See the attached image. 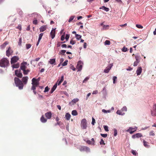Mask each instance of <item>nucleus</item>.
I'll return each mask as SVG.
<instances>
[{
  "label": "nucleus",
  "instance_id": "52",
  "mask_svg": "<svg viewBox=\"0 0 156 156\" xmlns=\"http://www.w3.org/2000/svg\"><path fill=\"white\" fill-rule=\"evenodd\" d=\"M21 43H22V39H21V38H20L19 39V42L18 43V45H21Z\"/></svg>",
  "mask_w": 156,
  "mask_h": 156
},
{
  "label": "nucleus",
  "instance_id": "8",
  "mask_svg": "<svg viewBox=\"0 0 156 156\" xmlns=\"http://www.w3.org/2000/svg\"><path fill=\"white\" fill-rule=\"evenodd\" d=\"M15 74L18 77L22 78L23 76V75L21 72L20 70H18L17 69L15 70Z\"/></svg>",
  "mask_w": 156,
  "mask_h": 156
},
{
  "label": "nucleus",
  "instance_id": "45",
  "mask_svg": "<svg viewBox=\"0 0 156 156\" xmlns=\"http://www.w3.org/2000/svg\"><path fill=\"white\" fill-rule=\"evenodd\" d=\"M104 129L105 131H106L107 132L109 130L108 129V127L107 126H104Z\"/></svg>",
  "mask_w": 156,
  "mask_h": 156
},
{
  "label": "nucleus",
  "instance_id": "15",
  "mask_svg": "<svg viewBox=\"0 0 156 156\" xmlns=\"http://www.w3.org/2000/svg\"><path fill=\"white\" fill-rule=\"evenodd\" d=\"M47 28L46 25H44L41 26L40 28V32H43Z\"/></svg>",
  "mask_w": 156,
  "mask_h": 156
},
{
  "label": "nucleus",
  "instance_id": "20",
  "mask_svg": "<svg viewBox=\"0 0 156 156\" xmlns=\"http://www.w3.org/2000/svg\"><path fill=\"white\" fill-rule=\"evenodd\" d=\"M143 143L144 146L145 147H147V148H148L149 147V146L148 145V143L147 142H146L144 140H143Z\"/></svg>",
  "mask_w": 156,
  "mask_h": 156
},
{
  "label": "nucleus",
  "instance_id": "26",
  "mask_svg": "<svg viewBox=\"0 0 156 156\" xmlns=\"http://www.w3.org/2000/svg\"><path fill=\"white\" fill-rule=\"evenodd\" d=\"M23 74L25 75H27L29 72H30V70L27 69V70H23Z\"/></svg>",
  "mask_w": 156,
  "mask_h": 156
},
{
  "label": "nucleus",
  "instance_id": "29",
  "mask_svg": "<svg viewBox=\"0 0 156 156\" xmlns=\"http://www.w3.org/2000/svg\"><path fill=\"white\" fill-rule=\"evenodd\" d=\"M87 143L89 144L92 145H95V144H94V142H92L91 141H90L89 140H87Z\"/></svg>",
  "mask_w": 156,
  "mask_h": 156
},
{
  "label": "nucleus",
  "instance_id": "59",
  "mask_svg": "<svg viewBox=\"0 0 156 156\" xmlns=\"http://www.w3.org/2000/svg\"><path fill=\"white\" fill-rule=\"evenodd\" d=\"M33 23L34 24L36 25L37 23V20H34L33 22Z\"/></svg>",
  "mask_w": 156,
  "mask_h": 156
},
{
  "label": "nucleus",
  "instance_id": "1",
  "mask_svg": "<svg viewBox=\"0 0 156 156\" xmlns=\"http://www.w3.org/2000/svg\"><path fill=\"white\" fill-rule=\"evenodd\" d=\"M9 60L6 58H3L0 60V66L2 68H6L9 65Z\"/></svg>",
  "mask_w": 156,
  "mask_h": 156
},
{
  "label": "nucleus",
  "instance_id": "6",
  "mask_svg": "<svg viewBox=\"0 0 156 156\" xmlns=\"http://www.w3.org/2000/svg\"><path fill=\"white\" fill-rule=\"evenodd\" d=\"M151 115L153 116H155L156 115V104H154L152 110L151 111Z\"/></svg>",
  "mask_w": 156,
  "mask_h": 156
},
{
  "label": "nucleus",
  "instance_id": "25",
  "mask_svg": "<svg viewBox=\"0 0 156 156\" xmlns=\"http://www.w3.org/2000/svg\"><path fill=\"white\" fill-rule=\"evenodd\" d=\"M20 66L19 63H17L13 65L12 67L13 68H18Z\"/></svg>",
  "mask_w": 156,
  "mask_h": 156
},
{
  "label": "nucleus",
  "instance_id": "42",
  "mask_svg": "<svg viewBox=\"0 0 156 156\" xmlns=\"http://www.w3.org/2000/svg\"><path fill=\"white\" fill-rule=\"evenodd\" d=\"M90 78V77L89 76H87L83 80V83H84L85 82L87 81Z\"/></svg>",
  "mask_w": 156,
  "mask_h": 156
},
{
  "label": "nucleus",
  "instance_id": "39",
  "mask_svg": "<svg viewBox=\"0 0 156 156\" xmlns=\"http://www.w3.org/2000/svg\"><path fill=\"white\" fill-rule=\"evenodd\" d=\"M102 7L103 8V9L106 12L108 11L109 10L108 8L104 6H103Z\"/></svg>",
  "mask_w": 156,
  "mask_h": 156
},
{
  "label": "nucleus",
  "instance_id": "16",
  "mask_svg": "<svg viewBox=\"0 0 156 156\" xmlns=\"http://www.w3.org/2000/svg\"><path fill=\"white\" fill-rule=\"evenodd\" d=\"M112 66H111L110 65L108 66L104 70V72L105 73H108L109 70H110L112 68Z\"/></svg>",
  "mask_w": 156,
  "mask_h": 156
},
{
  "label": "nucleus",
  "instance_id": "36",
  "mask_svg": "<svg viewBox=\"0 0 156 156\" xmlns=\"http://www.w3.org/2000/svg\"><path fill=\"white\" fill-rule=\"evenodd\" d=\"M128 50L127 48H126L124 46L123 47L122 49V51L123 52H126Z\"/></svg>",
  "mask_w": 156,
  "mask_h": 156
},
{
  "label": "nucleus",
  "instance_id": "24",
  "mask_svg": "<svg viewBox=\"0 0 156 156\" xmlns=\"http://www.w3.org/2000/svg\"><path fill=\"white\" fill-rule=\"evenodd\" d=\"M55 62V58L51 59L49 61V63L51 64H53Z\"/></svg>",
  "mask_w": 156,
  "mask_h": 156
},
{
  "label": "nucleus",
  "instance_id": "54",
  "mask_svg": "<svg viewBox=\"0 0 156 156\" xmlns=\"http://www.w3.org/2000/svg\"><path fill=\"white\" fill-rule=\"evenodd\" d=\"M101 136L104 137H106L107 136V134H101Z\"/></svg>",
  "mask_w": 156,
  "mask_h": 156
},
{
  "label": "nucleus",
  "instance_id": "21",
  "mask_svg": "<svg viewBox=\"0 0 156 156\" xmlns=\"http://www.w3.org/2000/svg\"><path fill=\"white\" fill-rule=\"evenodd\" d=\"M8 44V42L7 41L5 42L1 46V48L2 49L4 48L6 45Z\"/></svg>",
  "mask_w": 156,
  "mask_h": 156
},
{
  "label": "nucleus",
  "instance_id": "44",
  "mask_svg": "<svg viewBox=\"0 0 156 156\" xmlns=\"http://www.w3.org/2000/svg\"><path fill=\"white\" fill-rule=\"evenodd\" d=\"M149 135L151 136H154L155 135L154 132L153 131H151L149 133Z\"/></svg>",
  "mask_w": 156,
  "mask_h": 156
},
{
  "label": "nucleus",
  "instance_id": "2",
  "mask_svg": "<svg viewBox=\"0 0 156 156\" xmlns=\"http://www.w3.org/2000/svg\"><path fill=\"white\" fill-rule=\"evenodd\" d=\"M14 80L16 86L18 87L19 89H22L23 88V84L22 81L17 77H15Z\"/></svg>",
  "mask_w": 156,
  "mask_h": 156
},
{
  "label": "nucleus",
  "instance_id": "58",
  "mask_svg": "<svg viewBox=\"0 0 156 156\" xmlns=\"http://www.w3.org/2000/svg\"><path fill=\"white\" fill-rule=\"evenodd\" d=\"M36 89V88H35L34 89V88H31V90H33V92L35 94H36L37 93L35 91Z\"/></svg>",
  "mask_w": 156,
  "mask_h": 156
},
{
  "label": "nucleus",
  "instance_id": "37",
  "mask_svg": "<svg viewBox=\"0 0 156 156\" xmlns=\"http://www.w3.org/2000/svg\"><path fill=\"white\" fill-rule=\"evenodd\" d=\"M136 27L139 29H142L143 28L142 25L140 24H136Z\"/></svg>",
  "mask_w": 156,
  "mask_h": 156
},
{
  "label": "nucleus",
  "instance_id": "22",
  "mask_svg": "<svg viewBox=\"0 0 156 156\" xmlns=\"http://www.w3.org/2000/svg\"><path fill=\"white\" fill-rule=\"evenodd\" d=\"M139 61L138 59L136 58V61H135L133 63V66H136L137 65L138 63H139Z\"/></svg>",
  "mask_w": 156,
  "mask_h": 156
},
{
  "label": "nucleus",
  "instance_id": "41",
  "mask_svg": "<svg viewBox=\"0 0 156 156\" xmlns=\"http://www.w3.org/2000/svg\"><path fill=\"white\" fill-rule=\"evenodd\" d=\"M68 61L67 60L65 61L62 64V66H65L67 65Z\"/></svg>",
  "mask_w": 156,
  "mask_h": 156
},
{
  "label": "nucleus",
  "instance_id": "40",
  "mask_svg": "<svg viewBox=\"0 0 156 156\" xmlns=\"http://www.w3.org/2000/svg\"><path fill=\"white\" fill-rule=\"evenodd\" d=\"M38 87H39V88L38 89V91L39 92H41L43 87V86H39Z\"/></svg>",
  "mask_w": 156,
  "mask_h": 156
},
{
  "label": "nucleus",
  "instance_id": "14",
  "mask_svg": "<svg viewBox=\"0 0 156 156\" xmlns=\"http://www.w3.org/2000/svg\"><path fill=\"white\" fill-rule=\"evenodd\" d=\"M142 71V69L141 66L138 67L136 71V73H137V75H140Z\"/></svg>",
  "mask_w": 156,
  "mask_h": 156
},
{
  "label": "nucleus",
  "instance_id": "49",
  "mask_svg": "<svg viewBox=\"0 0 156 156\" xmlns=\"http://www.w3.org/2000/svg\"><path fill=\"white\" fill-rule=\"evenodd\" d=\"M70 44H71L72 45H73L75 44V41L73 40V39H72L70 41Z\"/></svg>",
  "mask_w": 156,
  "mask_h": 156
},
{
  "label": "nucleus",
  "instance_id": "19",
  "mask_svg": "<svg viewBox=\"0 0 156 156\" xmlns=\"http://www.w3.org/2000/svg\"><path fill=\"white\" fill-rule=\"evenodd\" d=\"M57 87V84L56 83L55 85H54L52 88H51L50 91V93L51 94L55 90Z\"/></svg>",
  "mask_w": 156,
  "mask_h": 156
},
{
  "label": "nucleus",
  "instance_id": "7",
  "mask_svg": "<svg viewBox=\"0 0 156 156\" xmlns=\"http://www.w3.org/2000/svg\"><path fill=\"white\" fill-rule=\"evenodd\" d=\"M19 58L16 56H14L11 58V63L12 64L16 62L19 60Z\"/></svg>",
  "mask_w": 156,
  "mask_h": 156
},
{
  "label": "nucleus",
  "instance_id": "17",
  "mask_svg": "<svg viewBox=\"0 0 156 156\" xmlns=\"http://www.w3.org/2000/svg\"><path fill=\"white\" fill-rule=\"evenodd\" d=\"M41 121L43 123L46 122L47 121V119H45L43 115H42L41 118Z\"/></svg>",
  "mask_w": 156,
  "mask_h": 156
},
{
  "label": "nucleus",
  "instance_id": "60",
  "mask_svg": "<svg viewBox=\"0 0 156 156\" xmlns=\"http://www.w3.org/2000/svg\"><path fill=\"white\" fill-rule=\"evenodd\" d=\"M131 153H132V154L134 155H136V151H134L133 150H132V151H131Z\"/></svg>",
  "mask_w": 156,
  "mask_h": 156
},
{
  "label": "nucleus",
  "instance_id": "57",
  "mask_svg": "<svg viewBox=\"0 0 156 156\" xmlns=\"http://www.w3.org/2000/svg\"><path fill=\"white\" fill-rule=\"evenodd\" d=\"M136 130V129H135V128H133L132 127H130L129 129L127 130V131H129L130 130L131 131H133V130Z\"/></svg>",
  "mask_w": 156,
  "mask_h": 156
},
{
  "label": "nucleus",
  "instance_id": "27",
  "mask_svg": "<svg viewBox=\"0 0 156 156\" xmlns=\"http://www.w3.org/2000/svg\"><path fill=\"white\" fill-rule=\"evenodd\" d=\"M72 114L73 115H77L78 113L77 111L76 110H73L72 112Z\"/></svg>",
  "mask_w": 156,
  "mask_h": 156
},
{
  "label": "nucleus",
  "instance_id": "23",
  "mask_svg": "<svg viewBox=\"0 0 156 156\" xmlns=\"http://www.w3.org/2000/svg\"><path fill=\"white\" fill-rule=\"evenodd\" d=\"M79 62H78V64L77 66V68L78 69V71H80L82 68V65H79Z\"/></svg>",
  "mask_w": 156,
  "mask_h": 156
},
{
  "label": "nucleus",
  "instance_id": "10",
  "mask_svg": "<svg viewBox=\"0 0 156 156\" xmlns=\"http://www.w3.org/2000/svg\"><path fill=\"white\" fill-rule=\"evenodd\" d=\"M12 52V51L11 49V48L9 47L8 49L6 51V55L8 57H9L11 55Z\"/></svg>",
  "mask_w": 156,
  "mask_h": 156
},
{
  "label": "nucleus",
  "instance_id": "64",
  "mask_svg": "<svg viewBox=\"0 0 156 156\" xmlns=\"http://www.w3.org/2000/svg\"><path fill=\"white\" fill-rule=\"evenodd\" d=\"M63 80H64V76H61V79H60V81L61 82H62L63 81Z\"/></svg>",
  "mask_w": 156,
  "mask_h": 156
},
{
  "label": "nucleus",
  "instance_id": "63",
  "mask_svg": "<svg viewBox=\"0 0 156 156\" xmlns=\"http://www.w3.org/2000/svg\"><path fill=\"white\" fill-rule=\"evenodd\" d=\"M61 44H60V42H58L57 44V47H59L61 46Z\"/></svg>",
  "mask_w": 156,
  "mask_h": 156
},
{
  "label": "nucleus",
  "instance_id": "48",
  "mask_svg": "<svg viewBox=\"0 0 156 156\" xmlns=\"http://www.w3.org/2000/svg\"><path fill=\"white\" fill-rule=\"evenodd\" d=\"M69 37V35L68 34H66L65 37L66 41H68Z\"/></svg>",
  "mask_w": 156,
  "mask_h": 156
},
{
  "label": "nucleus",
  "instance_id": "3",
  "mask_svg": "<svg viewBox=\"0 0 156 156\" xmlns=\"http://www.w3.org/2000/svg\"><path fill=\"white\" fill-rule=\"evenodd\" d=\"M32 83H31L32 84V86L31 88H34V89L35 88H36L38 86L39 84V80L34 78L32 80Z\"/></svg>",
  "mask_w": 156,
  "mask_h": 156
},
{
  "label": "nucleus",
  "instance_id": "11",
  "mask_svg": "<svg viewBox=\"0 0 156 156\" xmlns=\"http://www.w3.org/2000/svg\"><path fill=\"white\" fill-rule=\"evenodd\" d=\"M45 115L48 119H50L51 117L52 113L51 112H49L45 113Z\"/></svg>",
  "mask_w": 156,
  "mask_h": 156
},
{
  "label": "nucleus",
  "instance_id": "38",
  "mask_svg": "<svg viewBox=\"0 0 156 156\" xmlns=\"http://www.w3.org/2000/svg\"><path fill=\"white\" fill-rule=\"evenodd\" d=\"M75 16H71L70 17L69 19V22H71L74 19Z\"/></svg>",
  "mask_w": 156,
  "mask_h": 156
},
{
  "label": "nucleus",
  "instance_id": "33",
  "mask_svg": "<svg viewBox=\"0 0 156 156\" xmlns=\"http://www.w3.org/2000/svg\"><path fill=\"white\" fill-rule=\"evenodd\" d=\"M76 37L77 39L79 40L81 37V36L78 34H76Z\"/></svg>",
  "mask_w": 156,
  "mask_h": 156
},
{
  "label": "nucleus",
  "instance_id": "18",
  "mask_svg": "<svg viewBox=\"0 0 156 156\" xmlns=\"http://www.w3.org/2000/svg\"><path fill=\"white\" fill-rule=\"evenodd\" d=\"M70 117H71V115L69 113H67L66 114V115H65L66 119V120H69L70 118Z\"/></svg>",
  "mask_w": 156,
  "mask_h": 156
},
{
  "label": "nucleus",
  "instance_id": "62",
  "mask_svg": "<svg viewBox=\"0 0 156 156\" xmlns=\"http://www.w3.org/2000/svg\"><path fill=\"white\" fill-rule=\"evenodd\" d=\"M62 48H66L67 47V45L66 44H62L61 45Z\"/></svg>",
  "mask_w": 156,
  "mask_h": 156
},
{
  "label": "nucleus",
  "instance_id": "9",
  "mask_svg": "<svg viewBox=\"0 0 156 156\" xmlns=\"http://www.w3.org/2000/svg\"><path fill=\"white\" fill-rule=\"evenodd\" d=\"M27 62H22L21 64V66L20 67V69L22 70H26V69L27 68V66H26V65H27Z\"/></svg>",
  "mask_w": 156,
  "mask_h": 156
},
{
  "label": "nucleus",
  "instance_id": "46",
  "mask_svg": "<svg viewBox=\"0 0 156 156\" xmlns=\"http://www.w3.org/2000/svg\"><path fill=\"white\" fill-rule=\"evenodd\" d=\"M49 89L48 87V86H47L46 87H45V90L44 91V92H48L49 90Z\"/></svg>",
  "mask_w": 156,
  "mask_h": 156
},
{
  "label": "nucleus",
  "instance_id": "4",
  "mask_svg": "<svg viewBox=\"0 0 156 156\" xmlns=\"http://www.w3.org/2000/svg\"><path fill=\"white\" fill-rule=\"evenodd\" d=\"M80 151H85L87 152L90 151V149L87 147L85 146H80L79 148Z\"/></svg>",
  "mask_w": 156,
  "mask_h": 156
},
{
  "label": "nucleus",
  "instance_id": "35",
  "mask_svg": "<svg viewBox=\"0 0 156 156\" xmlns=\"http://www.w3.org/2000/svg\"><path fill=\"white\" fill-rule=\"evenodd\" d=\"M31 46V45L30 44H27L26 45V47L27 48V49H28L29 48H30Z\"/></svg>",
  "mask_w": 156,
  "mask_h": 156
},
{
  "label": "nucleus",
  "instance_id": "28",
  "mask_svg": "<svg viewBox=\"0 0 156 156\" xmlns=\"http://www.w3.org/2000/svg\"><path fill=\"white\" fill-rule=\"evenodd\" d=\"M66 50H61L60 52H59V55H64V54L66 52Z\"/></svg>",
  "mask_w": 156,
  "mask_h": 156
},
{
  "label": "nucleus",
  "instance_id": "13",
  "mask_svg": "<svg viewBox=\"0 0 156 156\" xmlns=\"http://www.w3.org/2000/svg\"><path fill=\"white\" fill-rule=\"evenodd\" d=\"M28 79V77L27 76L23 77L22 78V81L23 82L24 84H26L27 83Z\"/></svg>",
  "mask_w": 156,
  "mask_h": 156
},
{
  "label": "nucleus",
  "instance_id": "5",
  "mask_svg": "<svg viewBox=\"0 0 156 156\" xmlns=\"http://www.w3.org/2000/svg\"><path fill=\"white\" fill-rule=\"evenodd\" d=\"M87 120L85 119H83L81 121V126L83 129H86L87 128Z\"/></svg>",
  "mask_w": 156,
  "mask_h": 156
},
{
  "label": "nucleus",
  "instance_id": "55",
  "mask_svg": "<svg viewBox=\"0 0 156 156\" xmlns=\"http://www.w3.org/2000/svg\"><path fill=\"white\" fill-rule=\"evenodd\" d=\"M65 39V35L64 34H63L61 37V40L62 41H63Z\"/></svg>",
  "mask_w": 156,
  "mask_h": 156
},
{
  "label": "nucleus",
  "instance_id": "32",
  "mask_svg": "<svg viewBox=\"0 0 156 156\" xmlns=\"http://www.w3.org/2000/svg\"><path fill=\"white\" fill-rule=\"evenodd\" d=\"M79 100L78 98H75L72 101V102L74 103H75L79 101Z\"/></svg>",
  "mask_w": 156,
  "mask_h": 156
},
{
  "label": "nucleus",
  "instance_id": "61",
  "mask_svg": "<svg viewBox=\"0 0 156 156\" xmlns=\"http://www.w3.org/2000/svg\"><path fill=\"white\" fill-rule=\"evenodd\" d=\"M127 25V23H125L124 24L120 25L119 26L120 27H126Z\"/></svg>",
  "mask_w": 156,
  "mask_h": 156
},
{
  "label": "nucleus",
  "instance_id": "47",
  "mask_svg": "<svg viewBox=\"0 0 156 156\" xmlns=\"http://www.w3.org/2000/svg\"><path fill=\"white\" fill-rule=\"evenodd\" d=\"M117 79V77L116 76H114L113 77V83H115V81Z\"/></svg>",
  "mask_w": 156,
  "mask_h": 156
},
{
  "label": "nucleus",
  "instance_id": "34",
  "mask_svg": "<svg viewBox=\"0 0 156 156\" xmlns=\"http://www.w3.org/2000/svg\"><path fill=\"white\" fill-rule=\"evenodd\" d=\"M136 138L141 137L142 136V135L140 133H137L136 134Z\"/></svg>",
  "mask_w": 156,
  "mask_h": 156
},
{
  "label": "nucleus",
  "instance_id": "51",
  "mask_svg": "<svg viewBox=\"0 0 156 156\" xmlns=\"http://www.w3.org/2000/svg\"><path fill=\"white\" fill-rule=\"evenodd\" d=\"M116 113L118 114L119 115H123L122 114V112L120 110H118L116 112Z\"/></svg>",
  "mask_w": 156,
  "mask_h": 156
},
{
  "label": "nucleus",
  "instance_id": "56",
  "mask_svg": "<svg viewBox=\"0 0 156 156\" xmlns=\"http://www.w3.org/2000/svg\"><path fill=\"white\" fill-rule=\"evenodd\" d=\"M100 144L101 145V144L105 145V143H104V140L102 139H101V141L100 142Z\"/></svg>",
  "mask_w": 156,
  "mask_h": 156
},
{
  "label": "nucleus",
  "instance_id": "50",
  "mask_svg": "<svg viewBox=\"0 0 156 156\" xmlns=\"http://www.w3.org/2000/svg\"><path fill=\"white\" fill-rule=\"evenodd\" d=\"M127 108L126 107H124L122 108V111H127Z\"/></svg>",
  "mask_w": 156,
  "mask_h": 156
},
{
  "label": "nucleus",
  "instance_id": "53",
  "mask_svg": "<svg viewBox=\"0 0 156 156\" xmlns=\"http://www.w3.org/2000/svg\"><path fill=\"white\" fill-rule=\"evenodd\" d=\"M95 120L93 117L92 119V122H91V124L93 125H94L95 123Z\"/></svg>",
  "mask_w": 156,
  "mask_h": 156
},
{
  "label": "nucleus",
  "instance_id": "43",
  "mask_svg": "<svg viewBox=\"0 0 156 156\" xmlns=\"http://www.w3.org/2000/svg\"><path fill=\"white\" fill-rule=\"evenodd\" d=\"M114 136H117V130L116 129H114Z\"/></svg>",
  "mask_w": 156,
  "mask_h": 156
},
{
  "label": "nucleus",
  "instance_id": "12",
  "mask_svg": "<svg viewBox=\"0 0 156 156\" xmlns=\"http://www.w3.org/2000/svg\"><path fill=\"white\" fill-rule=\"evenodd\" d=\"M55 29H53L51 32L50 35L52 39H53L55 36Z\"/></svg>",
  "mask_w": 156,
  "mask_h": 156
},
{
  "label": "nucleus",
  "instance_id": "30",
  "mask_svg": "<svg viewBox=\"0 0 156 156\" xmlns=\"http://www.w3.org/2000/svg\"><path fill=\"white\" fill-rule=\"evenodd\" d=\"M110 41L109 40H106L104 43L105 45H109L110 44Z\"/></svg>",
  "mask_w": 156,
  "mask_h": 156
},
{
  "label": "nucleus",
  "instance_id": "31",
  "mask_svg": "<svg viewBox=\"0 0 156 156\" xmlns=\"http://www.w3.org/2000/svg\"><path fill=\"white\" fill-rule=\"evenodd\" d=\"M43 33H41L39 34V36L38 39L39 41H41V40L42 38V36H43Z\"/></svg>",
  "mask_w": 156,
  "mask_h": 156
}]
</instances>
